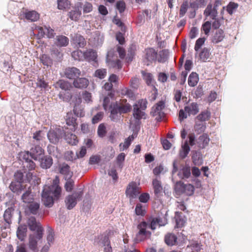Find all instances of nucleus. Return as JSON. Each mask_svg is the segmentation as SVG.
<instances>
[{"label":"nucleus","instance_id":"obj_60","mask_svg":"<svg viewBox=\"0 0 252 252\" xmlns=\"http://www.w3.org/2000/svg\"><path fill=\"white\" fill-rule=\"evenodd\" d=\"M238 6V4L235 2H230L226 7V11L229 14L231 15L233 13L234 11L237 8Z\"/></svg>","mask_w":252,"mask_h":252},{"label":"nucleus","instance_id":"obj_45","mask_svg":"<svg viewBox=\"0 0 252 252\" xmlns=\"http://www.w3.org/2000/svg\"><path fill=\"white\" fill-rule=\"evenodd\" d=\"M141 74L148 85H153L154 79L153 75L150 73L146 72L145 71H142Z\"/></svg>","mask_w":252,"mask_h":252},{"label":"nucleus","instance_id":"obj_47","mask_svg":"<svg viewBox=\"0 0 252 252\" xmlns=\"http://www.w3.org/2000/svg\"><path fill=\"white\" fill-rule=\"evenodd\" d=\"M97 135L99 137H104L107 133L106 128L104 123L100 124L97 128Z\"/></svg>","mask_w":252,"mask_h":252},{"label":"nucleus","instance_id":"obj_31","mask_svg":"<svg viewBox=\"0 0 252 252\" xmlns=\"http://www.w3.org/2000/svg\"><path fill=\"white\" fill-rule=\"evenodd\" d=\"M177 237L173 233H167L164 237L165 243L168 246H173L177 243Z\"/></svg>","mask_w":252,"mask_h":252},{"label":"nucleus","instance_id":"obj_25","mask_svg":"<svg viewBox=\"0 0 252 252\" xmlns=\"http://www.w3.org/2000/svg\"><path fill=\"white\" fill-rule=\"evenodd\" d=\"M73 43L77 48H83L86 44L85 38L80 34H75L72 39Z\"/></svg>","mask_w":252,"mask_h":252},{"label":"nucleus","instance_id":"obj_55","mask_svg":"<svg viewBox=\"0 0 252 252\" xmlns=\"http://www.w3.org/2000/svg\"><path fill=\"white\" fill-rule=\"evenodd\" d=\"M29 248L30 249L35 251L37 248V241L34 236L31 235L29 239Z\"/></svg>","mask_w":252,"mask_h":252},{"label":"nucleus","instance_id":"obj_34","mask_svg":"<svg viewBox=\"0 0 252 252\" xmlns=\"http://www.w3.org/2000/svg\"><path fill=\"white\" fill-rule=\"evenodd\" d=\"M25 18L27 20L32 22L37 21L39 18V14L35 11H30L25 13Z\"/></svg>","mask_w":252,"mask_h":252},{"label":"nucleus","instance_id":"obj_20","mask_svg":"<svg viewBox=\"0 0 252 252\" xmlns=\"http://www.w3.org/2000/svg\"><path fill=\"white\" fill-rule=\"evenodd\" d=\"M210 139L208 134L203 133L197 139L196 143L199 149H205L208 146Z\"/></svg>","mask_w":252,"mask_h":252},{"label":"nucleus","instance_id":"obj_17","mask_svg":"<svg viewBox=\"0 0 252 252\" xmlns=\"http://www.w3.org/2000/svg\"><path fill=\"white\" fill-rule=\"evenodd\" d=\"M28 205L25 208V213L27 215H36L40 208V204L33 200L28 203Z\"/></svg>","mask_w":252,"mask_h":252},{"label":"nucleus","instance_id":"obj_5","mask_svg":"<svg viewBox=\"0 0 252 252\" xmlns=\"http://www.w3.org/2000/svg\"><path fill=\"white\" fill-rule=\"evenodd\" d=\"M164 108L165 102L163 100L159 101L153 106L150 114L152 117H155L157 121H160L165 116V113L163 112Z\"/></svg>","mask_w":252,"mask_h":252},{"label":"nucleus","instance_id":"obj_64","mask_svg":"<svg viewBox=\"0 0 252 252\" xmlns=\"http://www.w3.org/2000/svg\"><path fill=\"white\" fill-rule=\"evenodd\" d=\"M14 178L16 180V182L22 183L25 181V178L24 179V174L20 170L17 171L14 174Z\"/></svg>","mask_w":252,"mask_h":252},{"label":"nucleus","instance_id":"obj_52","mask_svg":"<svg viewBox=\"0 0 252 252\" xmlns=\"http://www.w3.org/2000/svg\"><path fill=\"white\" fill-rule=\"evenodd\" d=\"M206 40V38L205 37H201L197 39L194 45V50L196 52H198L201 46L204 45Z\"/></svg>","mask_w":252,"mask_h":252},{"label":"nucleus","instance_id":"obj_62","mask_svg":"<svg viewBox=\"0 0 252 252\" xmlns=\"http://www.w3.org/2000/svg\"><path fill=\"white\" fill-rule=\"evenodd\" d=\"M83 12L84 13H90L92 11L93 9V5L89 2H86L84 4H82Z\"/></svg>","mask_w":252,"mask_h":252},{"label":"nucleus","instance_id":"obj_28","mask_svg":"<svg viewBox=\"0 0 252 252\" xmlns=\"http://www.w3.org/2000/svg\"><path fill=\"white\" fill-rule=\"evenodd\" d=\"M40 159V166L42 168L47 169L50 168L53 164V159L51 157L44 156L39 159Z\"/></svg>","mask_w":252,"mask_h":252},{"label":"nucleus","instance_id":"obj_35","mask_svg":"<svg viewBox=\"0 0 252 252\" xmlns=\"http://www.w3.org/2000/svg\"><path fill=\"white\" fill-rule=\"evenodd\" d=\"M198 81V75L196 72H192L189 75L188 84L190 87H194L197 84Z\"/></svg>","mask_w":252,"mask_h":252},{"label":"nucleus","instance_id":"obj_41","mask_svg":"<svg viewBox=\"0 0 252 252\" xmlns=\"http://www.w3.org/2000/svg\"><path fill=\"white\" fill-rule=\"evenodd\" d=\"M206 128V124L203 122H196L194 126L195 131L199 134L204 132Z\"/></svg>","mask_w":252,"mask_h":252},{"label":"nucleus","instance_id":"obj_51","mask_svg":"<svg viewBox=\"0 0 252 252\" xmlns=\"http://www.w3.org/2000/svg\"><path fill=\"white\" fill-rule=\"evenodd\" d=\"M106 74L107 70L106 69H98L95 71L94 76L100 79H102L105 77Z\"/></svg>","mask_w":252,"mask_h":252},{"label":"nucleus","instance_id":"obj_38","mask_svg":"<svg viewBox=\"0 0 252 252\" xmlns=\"http://www.w3.org/2000/svg\"><path fill=\"white\" fill-rule=\"evenodd\" d=\"M145 115L144 110L138 108L136 106H133V116L135 119L139 121L142 118H145L144 117Z\"/></svg>","mask_w":252,"mask_h":252},{"label":"nucleus","instance_id":"obj_44","mask_svg":"<svg viewBox=\"0 0 252 252\" xmlns=\"http://www.w3.org/2000/svg\"><path fill=\"white\" fill-rule=\"evenodd\" d=\"M206 4L205 0H194L190 2L189 6L194 10L197 9L199 7L205 6Z\"/></svg>","mask_w":252,"mask_h":252},{"label":"nucleus","instance_id":"obj_46","mask_svg":"<svg viewBox=\"0 0 252 252\" xmlns=\"http://www.w3.org/2000/svg\"><path fill=\"white\" fill-rule=\"evenodd\" d=\"M71 56L75 60L80 61L84 60V52L80 50H77L73 51L71 53Z\"/></svg>","mask_w":252,"mask_h":252},{"label":"nucleus","instance_id":"obj_1","mask_svg":"<svg viewBox=\"0 0 252 252\" xmlns=\"http://www.w3.org/2000/svg\"><path fill=\"white\" fill-rule=\"evenodd\" d=\"M103 107L105 110H108L111 121L118 122L122 119V115L127 114L131 110V105L126 99H121L120 101L111 102L110 99L106 96L103 99Z\"/></svg>","mask_w":252,"mask_h":252},{"label":"nucleus","instance_id":"obj_33","mask_svg":"<svg viewBox=\"0 0 252 252\" xmlns=\"http://www.w3.org/2000/svg\"><path fill=\"white\" fill-rule=\"evenodd\" d=\"M190 167L185 166L180 170L178 173V176L182 179H188L190 176Z\"/></svg>","mask_w":252,"mask_h":252},{"label":"nucleus","instance_id":"obj_37","mask_svg":"<svg viewBox=\"0 0 252 252\" xmlns=\"http://www.w3.org/2000/svg\"><path fill=\"white\" fill-rule=\"evenodd\" d=\"M64 137L66 142L71 145H76L78 142L76 135L74 134L70 133H65Z\"/></svg>","mask_w":252,"mask_h":252},{"label":"nucleus","instance_id":"obj_4","mask_svg":"<svg viewBox=\"0 0 252 252\" xmlns=\"http://www.w3.org/2000/svg\"><path fill=\"white\" fill-rule=\"evenodd\" d=\"M149 223L145 221L141 222L137 225L139 230L136 234V239L139 241H143L146 239H149L151 236V232L147 229L149 228Z\"/></svg>","mask_w":252,"mask_h":252},{"label":"nucleus","instance_id":"obj_42","mask_svg":"<svg viewBox=\"0 0 252 252\" xmlns=\"http://www.w3.org/2000/svg\"><path fill=\"white\" fill-rule=\"evenodd\" d=\"M211 116L210 112L208 110L202 111L196 117V119L200 122H205L209 120Z\"/></svg>","mask_w":252,"mask_h":252},{"label":"nucleus","instance_id":"obj_58","mask_svg":"<svg viewBox=\"0 0 252 252\" xmlns=\"http://www.w3.org/2000/svg\"><path fill=\"white\" fill-rule=\"evenodd\" d=\"M188 7V2L187 1H184L181 5L179 11V16L180 17H182L185 15L187 11Z\"/></svg>","mask_w":252,"mask_h":252},{"label":"nucleus","instance_id":"obj_10","mask_svg":"<svg viewBox=\"0 0 252 252\" xmlns=\"http://www.w3.org/2000/svg\"><path fill=\"white\" fill-rule=\"evenodd\" d=\"M221 4V0H217L215 1L214 6L209 4L206 8L204 14L206 17L210 16L212 19H215L218 15L217 7Z\"/></svg>","mask_w":252,"mask_h":252},{"label":"nucleus","instance_id":"obj_3","mask_svg":"<svg viewBox=\"0 0 252 252\" xmlns=\"http://www.w3.org/2000/svg\"><path fill=\"white\" fill-rule=\"evenodd\" d=\"M30 152L24 151L19 154V158L23 161V168H24V173H27V170L28 172L35 169V163L31 159Z\"/></svg>","mask_w":252,"mask_h":252},{"label":"nucleus","instance_id":"obj_29","mask_svg":"<svg viewBox=\"0 0 252 252\" xmlns=\"http://www.w3.org/2000/svg\"><path fill=\"white\" fill-rule=\"evenodd\" d=\"M97 58L96 52L93 49H88L84 52V60L87 61H95Z\"/></svg>","mask_w":252,"mask_h":252},{"label":"nucleus","instance_id":"obj_49","mask_svg":"<svg viewBox=\"0 0 252 252\" xmlns=\"http://www.w3.org/2000/svg\"><path fill=\"white\" fill-rule=\"evenodd\" d=\"M70 5L68 0H58V8L61 10H64L68 8Z\"/></svg>","mask_w":252,"mask_h":252},{"label":"nucleus","instance_id":"obj_8","mask_svg":"<svg viewBox=\"0 0 252 252\" xmlns=\"http://www.w3.org/2000/svg\"><path fill=\"white\" fill-rule=\"evenodd\" d=\"M140 193L139 189L134 182H131L128 184L125 192L126 196L130 200L136 198Z\"/></svg>","mask_w":252,"mask_h":252},{"label":"nucleus","instance_id":"obj_54","mask_svg":"<svg viewBox=\"0 0 252 252\" xmlns=\"http://www.w3.org/2000/svg\"><path fill=\"white\" fill-rule=\"evenodd\" d=\"M98 239L101 241L103 246L110 244V241L109 239V234L104 233L98 236Z\"/></svg>","mask_w":252,"mask_h":252},{"label":"nucleus","instance_id":"obj_40","mask_svg":"<svg viewBox=\"0 0 252 252\" xmlns=\"http://www.w3.org/2000/svg\"><path fill=\"white\" fill-rule=\"evenodd\" d=\"M31 193V189L30 188H29L28 189L22 196V199L24 202L29 203L33 200V195Z\"/></svg>","mask_w":252,"mask_h":252},{"label":"nucleus","instance_id":"obj_7","mask_svg":"<svg viewBox=\"0 0 252 252\" xmlns=\"http://www.w3.org/2000/svg\"><path fill=\"white\" fill-rule=\"evenodd\" d=\"M30 229L31 231H36V238L38 240L41 239L43 236V228L39 222H37L34 217H30L27 221Z\"/></svg>","mask_w":252,"mask_h":252},{"label":"nucleus","instance_id":"obj_36","mask_svg":"<svg viewBox=\"0 0 252 252\" xmlns=\"http://www.w3.org/2000/svg\"><path fill=\"white\" fill-rule=\"evenodd\" d=\"M190 151V147L189 145L188 142L186 141L185 143L182 146V149L180 151L179 156L182 159L185 158Z\"/></svg>","mask_w":252,"mask_h":252},{"label":"nucleus","instance_id":"obj_26","mask_svg":"<svg viewBox=\"0 0 252 252\" xmlns=\"http://www.w3.org/2000/svg\"><path fill=\"white\" fill-rule=\"evenodd\" d=\"M9 189L13 192L20 194L24 188L21 183L13 181L9 185Z\"/></svg>","mask_w":252,"mask_h":252},{"label":"nucleus","instance_id":"obj_57","mask_svg":"<svg viewBox=\"0 0 252 252\" xmlns=\"http://www.w3.org/2000/svg\"><path fill=\"white\" fill-rule=\"evenodd\" d=\"M211 29V23L210 21L205 22L202 26L201 31L206 35H208Z\"/></svg>","mask_w":252,"mask_h":252},{"label":"nucleus","instance_id":"obj_11","mask_svg":"<svg viewBox=\"0 0 252 252\" xmlns=\"http://www.w3.org/2000/svg\"><path fill=\"white\" fill-rule=\"evenodd\" d=\"M14 210V208L12 206L8 207L5 210L3 216L4 223L2 225L1 228L6 229L10 228V225L12 223V220Z\"/></svg>","mask_w":252,"mask_h":252},{"label":"nucleus","instance_id":"obj_23","mask_svg":"<svg viewBox=\"0 0 252 252\" xmlns=\"http://www.w3.org/2000/svg\"><path fill=\"white\" fill-rule=\"evenodd\" d=\"M89 80L86 78H77L73 82V85L75 88L78 89L86 88L89 85Z\"/></svg>","mask_w":252,"mask_h":252},{"label":"nucleus","instance_id":"obj_9","mask_svg":"<svg viewBox=\"0 0 252 252\" xmlns=\"http://www.w3.org/2000/svg\"><path fill=\"white\" fill-rule=\"evenodd\" d=\"M82 3L78 2L72 7L71 10L68 13L69 18L74 21H78L82 15L81 9Z\"/></svg>","mask_w":252,"mask_h":252},{"label":"nucleus","instance_id":"obj_21","mask_svg":"<svg viewBox=\"0 0 252 252\" xmlns=\"http://www.w3.org/2000/svg\"><path fill=\"white\" fill-rule=\"evenodd\" d=\"M76 116L71 112L67 113L66 116V124L67 126H71L70 129L75 131L77 127Z\"/></svg>","mask_w":252,"mask_h":252},{"label":"nucleus","instance_id":"obj_56","mask_svg":"<svg viewBox=\"0 0 252 252\" xmlns=\"http://www.w3.org/2000/svg\"><path fill=\"white\" fill-rule=\"evenodd\" d=\"M40 61L44 65L49 66L52 64V59L46 55H42Z\"/></svg>","mask_w":252,"mask_h":252},{"label":"nucleus","instance_id":"obj_32","mask_svg":"<svg viewBox=\"0 0 252 252\" xmlns=\"http://www.w3.org/2000/svg\"><path fill=\"white\" fill-rule=\"evenodd\" d=\"M69 43V39L64 35H58L56 38L55 43L58 46H66Z\"/></svg>","mask_w":252,"mask_h":252},{"label":"nucleus","instance_id":"obj_30","mask_svg":"<svg viewBox=\"0 0 252 252\" xmlns=\"http://www.w3.org/2000/svg\"><path fill=\"white\" fill-rule=\"evenodd\" d=\"M25 180V182L31 183L34 185H38L40 183V179L36 176H33L31 172H28L26 173Z\"/></svg>","mask_w":252,"mask_h":252},{"label":"nucleus","instance_id":"obj_53","mask_svg":"<svg viewBox=\"0 0 252 252\" xmlns=\"http://www.w3.org/2000/svg\"><path fill=\"white\" fill-rule=\"evenodd\" d=\"M147 101L142 99L139 100L133 106H136L138 108L144 111L147 108Z\"/></svg>","mask_w":252,"mask_h":252},{"label":"nucleus","instance_id":"obj_27","mask_svg":"<svg viewBox=\"0 0 252 252\" xmlns=\"http://www.w3.org/2000/svg\"><path fill=\"white\" fill-rule=\"evenodd\" d=\"M181 212H176L175 218L176 219V227L178 228L182 227L185 225L186 220L184 216L182 215Z\"/></svg>","mask_w":252,"mask_h":252},{"label":"nucleus","instance_id":"obj_61","mask_svg":"<svg viewBox=\"0 0 252 252\" xmlns=\"http://www.w3.org/2000/svg\"><path fill=\"white\" fill-rule=\"evenodd\" d=\"M104 116V113L102 112H99L95 115L92 118V122L93 124H96L100 121Z\"/></svg>","mask_w":252,"mask_h":252},{"label":"nucleus","instance_id":"obj_14","mask_svg":"<svg viewBox=\"0 0 252 252\" xmlns=\"http://www.w3.org/2000/svg\"><path fill=\"white\" fill-rule=\"evenodd\" d=\"M177 190L186 193L188 195H192L194 190V186L190 184H185L181 182H178L176 184Z\"/></svg>","mask_w":252,"mask_h":252},{"label":"nucleus","instance_id":"obj_16","mask_svg":"<svg viewBox=\"0 0 252 252\" xmlns=\"http://www.w3.org/2000/svg\"><path fill=\"white\" fill-rule=\"evenodd\" d=\"M152 186L155 196L157 198L161 197L162 195L163 187L160 180L158 178L154 179L152 181Z\"/></svg>","mask_w":252,"mask_h":252},{"label":"nucleus","instance_id":"obj_48","mask_svg":"<svg viewBox=\"0 0 252 252\" xmlns=\"http://www.w3.org/2000/svg\"><path fill=\"white\" fill-rule=\"evenodd\" d=\"M27 228L25 226H19L17 231V235L18 238L23 240L26 235Z\"/></svg>","mask_w":252,"mask_h":252},{"label":"nucleus","instance_id":"obj_2","mask_svg":"<svg viewBox=\"0 0 252 252\" xmlns=\"http://www.w3.org/2000/svg\"><path fill=\"white\" fill-rule=\"evenodd\" d=\"M59 179L56 176L53 180L52 185L45 186L42 193V201L44 205L51 207L55 199H58L61 195V188L59 185Z\"/></svg>","mask_w":252,"mask_h":252},{"label":"nucleus","instance_id":"obj_12","mask_svg":"<svg viewBox=\"0 0 252 252\" xmlns=\"http://www.w3.org/2000/svg\"><path fill=\"white\" fill-rule=\"evenodd\" d=\"M158 56L157 51L153 48H148L145 50L144 60H146L147 65H149L151 63L157 61Z\"/></svg>","mask_w":252,"mask_h":252},{"label":"nucleus","instance_id":"obj_6","mask_svg":"<svg viewBox=\"0 0 252 252\" xmlns=\"http://www.w3.org/2000/svg\"><path fill=\"white\" fill-rule=\"evenodd\" d=\"M83 195V192L81 190L74 192L72 194L68 195L65 199L67 209L71 210L73 208L76 206L77 201L81 200Z\"/></svg>","mask_w":252,"mask_h":252},{"label":"nucleus","instance_id":"obj_19","mask_svg":"<svg viewBox=\"0 0 252 252\" xmlns=\"http://www.w3.org/2000/svg\"><path fill=\"white\" fill-rule=\"evenodd\" d=\"M44 154V150L38 145H36L34 147L32 148L30 152L31 158L36 160L39 159L41 157L43 156Z\"/></svg>","mask_w":252,"mask_h":252},{"label":"nucleus","instance_id":"obj_13","mask_svg":"<svg viewBox=\"0 0 252 252\" xmlns=\"http://www.w3.org/2000/svg\"><path fill=\"white\" fill-rule=\"evenodd\" d=\"M63 130L60 128L55 130H50L48 133L47 136L51 143L56 144L59 142L60 139L62 137Z\"/></svg>","mask_w":252,"mask_h":252},{"label":"nucleus","instance_id":"obj_59","mask_svg":"<svg viewBox=\"0 0 252 252\" xmlns=\"http://www.w3.org/2000/svg\"><path fill=\"white\" fill-rule=\"evenodd\" d=\"M135 212L137 215L138 216H143L145 214V210L144 209L143 206L140 204H137L135 209Z\"/></svg>","mask_w":252,"mask_h":252},{"label":"nucleus","instance_id":"obj_43","mask_svg":"<svg viewBox=\"0 0 252 252\" xmlns=\"http://www.w3.org/2000/svg\"><path fill=\"white\" fill-rule=\"evenodd\" d=\"M223 32L222 30L217 31L213 37L212 41L214 43H218L221 41L224 38Z\"/></svg>","mask_w":252,"mask_h":252},{"label":"nucleus","instance_id":"obj_63","mask_svg":"<svg viewBox=\"0 0 252 252\" xmlns=\"http://www.w3.org/2000/svg\"><path fill=\"white\" fill-rule=\"evenodd\" d=\"M125 159V154L124 153L120 154L117 157V163L120 168L123 167V163Z\"/></svg>","mask_w":252,"mask_h":252},{"label":"nucleus","instance_id":"obj_39","mask_svg":"<svg viewBox=\"0 0 252 252\" xmlns=\"http://www.w3.org/2000/svg\"><path fill=\"white\" fill-rule=\"evenodd\" d=\"M56 85L61 89L64 91L70 90L72 88V84L70 82L63 80H59L56 83Z\"/></svg>","mask_w":252,"mask_h":252},{"label":"nucleus","instance_id":"obj_15","mask_svg":"<svg viewBox=\"0 0 252 252\" xmlns=\"http://www.w3.org/2000/svg\"><path fill=\"white\" fill-rule=\"evenodd\" d=\"M64 75L67 78L74 80L81 75V71L75 67H67L65 69Z\"/></svg>","mask_w":252,"mask_h":252},{"label":"nucleus","instance_id":"obj_24","mask_svg":"<svg viewBox=\"0 0 252 252\" xmlns=\"http://www.w3.org/2000/svg\"><path fill=\"white\" fill-rule=\"evenodd\" d=\"M185 112L189 116L195 115L199 112V109L197 103L192 102L186 106L184 108Z\"/></svg>","mask_w":252,"mask_h":252},{"label":"nucleus","instance_id":"obj_18","mask_svg":"<svg viewBox=\"0 0 252 252\" xmlns=\"http://www.w3.org/2000/svg\"><path fill=\"white\" fill-rule=\"evenodd\" d=\"M60 173L63 175L65 180L70 179L73 176V172L71 171L70 166L65 163L59 166Z\"/></svg>","mask_w":252,"mask_h":252},{"label":"nucleus","instance_id":"obj_22","mask_svg":"<svg viewBox=\"0 0 252 252\" xmlns=\"http://www.w3.org/2000/svg\"><path fill=\"white\" fill-rule=\"evenodd\" d=\"M211 53L210 49L207 47L201 49L198 53V59L201 62L209 61L211 59Z\"/></svg>","mask_w":252,"mask_h":252},{"label":"nucleus","instance_id":"obj_50","mask_svg":"<svg viewBox=\"0 0 252 252\" xmlns=\"http://www.w3.org/2000/svg\"><path fill=\"white\" fill-rule=\"evenodd\" d=\"M32 138L37 143H39L40 141H43L44 138V134L41 130L36 131L33 133Z\"/></svg>","mask_w":252,"mask_h":252}]
</instances>
